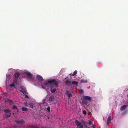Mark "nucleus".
Instances as JSON below:
<instances>
[{
	"mask_svg": "<svg viewBox=\"0 0 128 128\" xmlns=\"http://www.w3.org/2000/svg\"><path fill=\"white\" fill-rule=\"evenodd\" d=\"M43 84L45 86L50 87V91L52 93H54L56 90V88L58 86V82L55 79L46 81Z\"/></svg>",
	"mask_w": 128,
	"mask_h": 128,
	"instance_id": "obj_1",
	"label": "nucleus"
},
{
	"mask_svg": "<svg viewBox=\"0 0 128 128\" xmlns=\"http://www.w3.org/2000/svg\"><path fill=\"white\" fill-rule=\"evenodd\" d=\"M82 103L84 106L86 105L88 102V101H90L92 100V98L90 96H84L82 98Z\"/></svg>",
	"mask_w": 128,
	"mask_h": 128,
	"instance_id": "obj_2",
	"label": "nucleus"
},
{
	"mask_svg": "<svg viewBox=\"0 0 128 128\" xmlns=\"http://www.w3.org/2000/svg\"><path fill=\"white\" fill-rule=\"evenodd\" d=\"M15 122L17 124H24L25 123L24 121L23 120H19L18 119L15 120Z\"/></svg>",
	"mask_w": 128,
	"mask_h": 128,
	"instance_id": "obj_3",
	"label": "nucleus"
},
{
	"mask_svg": "<svg viewBox=\"0 0 128 128\" xmlns=\"http://www.w3.org/2000/svg\"><path fill=\"white\" fill-rule=\"evenodd\" d=\"M26 75L27 78L30 80H32L34 79V77L33 76V74L30 72H26Z\"/></svg>",
	"mask_w": 128,
	"mask_h": 128,
	"instance_id": "obj_4",
	"label": "nucleus"
},
{
	"mask_svg": "<svg viewBox=\"0 0 128 128\" xmlns=\"http://www.w3.org/2000/svg\"><path fill=\"white\" fill-rule=\"evenodd\" d=\"M71 83V81L69 79H67L65 82V84L67 86H70Z\"/></svg>",
	"mask_w": 128,
	"mask_h": 128,
	"instance_id": "obj_5",
	"label": "nucleus"
},
{
	"mask_svg": "<svg viewBox=\"0 0 128 128\" xmlns=\"http://www.w3.org/2000/svg\"><path fill=\"white\" fill-rule=\"evenodd\" d=\"M54 96L53 95H52L49 98L48 101L50 102H51L52 101H54Z\"/></svg>",
	"mask_w": 128,
	"mask_h": 128,
	"instance_id": "obj_6",
	"label": "nucleus"
},
{
	"mask_svg": "<svg viewBox=\"0 0 128 128\" xmlns=\"http://www.w3.org/2000/svg\"><path fill=\"white\" fill-rule=\"evenodd\" d=\"M66 93L67 94L68 98H70L72 96V94L70 93L69 91L68 90H66Z\"/></svg>",
	"mask_w": 128,
	"mask_h": 128,
	"instance_id": "obj_7",
	"label": "nucleus"
},
{
	"mask_svg": "<svg viewBox=\"0 0 128 128\" xmlns=\"http://www.w3.org/2000/svg\"><path fill=\"white\" fill-rule=\"evenodd\" d=\"M37 79L40 81H42L43 80V78L42 76L40 75H38L36 76Z\"/></svg>",
	"mask_w": 128,
	"mask_h": 128,
	"instance_id": "obj_8",
	"label": "nucleus"
},
{
	"mask_svg": "<svg viewBox=\"0 0 128 128\" xmlns=\"http://www.w3.org/2000/svg\"><path fill=\"white\" fill-rule=\"evenodd\" d=\"M20 75V73L18 72H16L14 74V76L15 78H18Z\"/></svg>",
	"mask_w": 128,
	"mask_h": 128,
	"instance_id": "obj_9",
	"label": "nucleus"
},
{
	"mask_svg": "<svg viewBox=\"0 0 128 128\" xmlns=\"http://www.w3.org/2000/svg\"><path fill=\"white\" fill-rule=\"evenodd\" d=\"M75 123L77 126H79L81 124V123L77 120L75 121Z\"/></svg>",
	"mask_w": 128,
	"mask_h": 128,
	"instance_id": "obj_10",
	"label": "nucleus"
},
{
	"mask_svg": "<svg viewBox=\"0 0 128 128\" xmlns=\"http://www.w3.org/2000/svg\"><path fill=\"white\" fill-rule=\"evenodd\" d=\"M6 101L7 103H10L11 104H13V101L9 99H7L6 100Z\"/></svg>",
	"mask_w": 128,
	"mask_h": 128,
	"instance_id": "obj_11",
	"label": "nucleus"
},
{
	"mask_svg": "<svg viewBox=\"0 0 128 128\" xmlns=\"http://www.w3.org/2000/svg\"><path fill=\"white\" fill-rule=\"evenodd\" d=\"M127 106H128L126 105H124L122 106L120 108V110H125L126 109V107Z\"/></svg>",
	"mask_w": 128,
	"mask_h": 128,
	"instance_id": "obj_12",
	"label": "nucleus"
},
{
	"mask_svg": "<svg viewBox=\"0 0 128 128\" xmlns=\"http://www.w3.org/2000/svg\"><path fill=\"white\" fill-rule=\"evenodd\" d=\"M11 113L10 112L7 113L5 115V116L6 118H9L10 116Z\"/></svg>",
	"mask_w": 128,
	"mask_h": 128,
	"instance_id": "obj_13",
	"label": "nucleus"
},
{
	"mask_svg": "<svg viewBox=\"0 0 128 128\" xmlns=\"http://www.w3.org/2000/svg\"><path fill=\"white\" fill-rule=\"evenodd\" d=\"M111 119V117L110 116H109L107 120V122L108 123H110V122Z\"/></svg>",
	"mask_w": 128,
	"mask_h": 128,
	"instance_id": "obj_14",
	"label": "nucleus"
},
{
	"mask_svg": "<svg viewBox=\"0 0 128 128\" xmlns=\"http://www.w3.org/2000/svg\"><path fill=\"white\" fill-rule=\"evenodd\" d=\"M77 73V70H75L74 72L72 74V73H71L70 74H69V75H71V76H74L75 75H76Z\"/></svg>",
	"mask_w": 128,
	"mask_h": 128,
	"instance_id": "obj_15",
	"label": "nucleus"
},
{
	"mask_svg": "<svg viewBox=\"0 0 128 128\" xmlns=\"http://www.w3.org/2000/svg\"><path fill=\"white\" fill-rule=\"evenodd\" d=\"M4 111L6 113H8L11 112V111L8 109H6L4 110Z\"/></svg>",
	"mask_w": 128,
	"mask_h": 128,
	"instance_id": "obj_16",
	"label": "nucleus"
},
{
	"mask_svg": "<svg viewBox=\"0 0 128 128\" xmlns=\"http://www.w3.org/2000/svg\"><path fill=\"white\" fill-rule=\"evenodd\" d=\"M22 88L23 90H24V92L26 94H28V92H27V90H26L25 88L23 87Z\"/></svg>",
	"mask_w": 128,
	"mask_h": 128,
	"instance_id": "obj_17",
	"label": "nucleus"
},
{
	"mask_svg": "<svg viewBox=\"0 0 128 128\" xmlns=\"http://www.w3.org/2000/svg\"><path fill=\"white\" fill-rule=\"evenodd\" d=\"M22 110L23 111H28V110L26 108L23 107L22 108Z\"/></svg>",
	"mask_w": 128,
	"mask_h": 128,
	"instance_id": "obj_18",
	"label": "nucleus"
},
{
	"mask_svg": "<svg viewBox=\"0 0 128 128\" xmlns=\"http://www.w3.org/2000/svg\"><path fill=\"white\" fill-rule=\"evenodd\" d=\"M80 82H82L86 83L88 81L86 80L82 79L81 80Z\"/></svg>",
	"mask_w": 128,
	"mask_h": 128,
	"instance_id": "obj_19",
	"label": "nucleus"
},
{
	"mask_svg": "<svg viewBox=\"0 0 128 128\" xmlns=\"http://www.w3.org/2000/svg\"><path fill=\"white\" fill-rule=\"evenodd\" d=\"M72 84H74L76 85L78 84V82L76 81H74L72 82Z\"/></svg>",
	"mask_w": 128,
	"mask_h": 128,
	"instance_id": "obj_20",
	"label": "nucleus"
},
{
	"mask_svg": "<svg viewBox=\"0 0 128 128\" xmlns=\"http://www.w3.org/2000/svg\"><path fill=\"white\" fill-rule=\"evenodd\" d=\"M17 78H14L13 80V82L16 84H17L18 83V81L17 80Z\"/></svg>",
	"mask_w": 128,
	"mask_h": 128,
	"instance_id": "obj_21",
	"label": "nucleus"
},
{
	"mask_svg": "<svg viewBox=\"0 0 128 128\" xmlns=\"http://www.w3.org/2000/svg\"><path fill=\"white\" fill-rule=\"evenodd\" d=\"M29 105L31 108H32L34 106V104L33 103H30L29 104Z\"/></svg>",
	"mask_w": 128,
	"mask_h": 128,
	"instance_id": "obj_22",
	"label": "nucleus"
},
{
	"mask_svg": "<svg viewBox=\"0 0 128 128\" xmlns=\"http://www.w3.org/2000/svg\"><path fill=\"white\" fill-rule=\"evenodd\" d=\"M10 86L12 88L14 87V88L15 87V86L14 85V84H10Z\"/></svg>",
	"mask_w": 128,
	"mask_h": 128,
	"instance_id": "obj_23",
	"label": "nucleus"
},
{
	"mask_svg": "<svg viewBox=\"0 0 128 128\" xmlns=\"http://www.w3.org/2000/svg\"><path fill=\"white\" fill-rule=\"evenodd\" d=\"M12 108L14 110H15L16 109L17 110H18L17 107H16V106H13Z\"/></svg>",
	"mask_w": 128,
	"mask_h": 128,
	"instance_id": "obj_24",
	"label": "nucleus"
},
{
	"mask_svg": "<svg viewBox=\"0 0 128 128\" xmlns=\"http://www.w3.org/2000/svg\"><path fill=\"white\" fill-rule=\"evenodd\" d=\"M42 114L41 115H40V117H44L45 116H46V115H45V114H44L43 113H42Z\"/></svg>",
	"mask_w": 128,
	"mask_h": 128,
	"instance_id": "obj_25",
	"label": "nucleus"
},
{
	"mask_svg": "<svg viewBox=\"0 0 128 128\" xmlns=\"http://www.w3.org/2000/svg\"><path fill=\"white\" fill-rule=\"evenodd\" d=\"M79 92L80 93H82L84 92V90L82 89H81L80 90Z\"/></svg>",
	"mask_w": 128,
	"mask_h": 128,
	"instance_id": "obj_26",
	"label": "nucleus"
},
{
	"mask_svg": "<svg viewBox=\"0 0 128 128\" xmlns=\"http://www.w3.org/2000/svg\"><path fill=\"white\" fill-rule=\"evenodd\" d=\"M28 127L29 128H34V126L33 125H32V126H28Z\"/></svg>",
	"mask_w": 128,
	"mask_h": 128,
	"instance_id": "obj_27",
	"label": "nucleus"
},
{
	"mask_svg": "<svg viewBox=\"0 0 128 128\" xmlns=\"http://www.w3.org/2000/svg\"><path fill=\"white\" fill-rule=\"evenodd\" d=\"M47 110L48 112H50V106H48L47 108Z\"/></svg>",
	"mask_w": 128,
	"mask_h": 128,
	"instance_id": "obj_28",
	"label": "nucleus"
},
{
	"mask_svg": "<svg viewBox=\"0 0 128 128\" xmlns=\"http://www.w3.org/2000/svg\"><path fill=\"white\" fill-rule=\"evenodd\" d=\"M82 113L84 115L86 114V112L85 110H84L83 111Z\"/></svg>",
	"mask_w": 128,
	"mask_h": 128,
	"instance_id": "obj_29",
	"label": "nucleus"
},
{
	"mask_svg": "<svg viewBox=\"0 0 128 128\" xmlns=\"http://www.w3.org/2000/svg\"><path fill=\"white\" fill-rule=\"evenodd\" d=\"M77 128H83V126L82 125L80 126L77 127Z\"/></svg>",
	"mask_w": 128,
	"mask_h": 128,
	"instance_id": "obj_30",
	"label": "nucleus"
},
{
	"mask_svg": "<svg viewBox=\"0 0 128 128\" xmlns=\"http://www.w3.org/2000/svg\"><path fill=\"white\" fill-rule=\"evenodd\" d=\"M92 122L90 120L89 121V122H88V124L89 125H90V124H92Z\"/></svg>",
	"mask_w": 128,
	"mask_h": 128,
	"instance_id": "obj_31",
	"label": "nucleus"
},
{
	"mask_svg": "<svg viewBox=\"0 0 128 128\" xmlns=\"http://www.w3.org/2000/svg\"><path fill=\"white\" fill-rule=\"evenodd\" d=\"M93 128H96L95 127V126L93 124L92 125V126Z\"/></svg>",
	"mask_w": 128,
	"mask_h": 128,
	"instance_id": "obj_32",
	"label": "nucleus"
},
{
	"mask_svg": "<svg viewBox=\"0 0 128 128\" xmlns=\"http://www.w3.org/2000/svg\"><path fill=\"white\" fill-rule=\"evenodd\" d=\"M34 128H39L38 127V126H34Z\"/></svg>",
	"mask_w": 128,
	"mask_h": 128,
	"instance_id": "obj_33",
	"label": "nucleus"
},
{
	"mask_svg": "<svg viewBox=\"0 0 128 128\" xmlns=\"http://www.w3.org/2000/svg\"><path fill=\"white\" fill-rule=\"evenodd\" d=\"M25 98H29V97L27 95H25Z\"/></svg>",
	"mask_w": 128,
	"mask_h": 128,
	"instance_id": "obj_34",
	"label": "nucleus"
},
{
	"mask_svg": "<svg viewBox=\"0 0 128 128\" xmlns=\"http://www.w3.org/2000/svg\"><path fill=\"white\" fill-rule=\"evenodd\" d=\"M41 86H42V88H44V89H45V87L43 85H41Z\"/></svg>",
	"mask_w": 128,
	"mask_h": 128,
	"instance_id": "obj_35",
	"label": "nucleus"
},
{
	"mask_svg": "<svg viewBox=\"0 0 128 128\" xmlns=\"http://www.w3.org/2000/svg\"><path fill=\"white\" fill-rule=\"evenodd\" d=\"M20 91L21 92H22V93L23 94H24V91H23L22 90H20Z\"/></svg>",
	"mask_w": 128,
	"mask_h": 128,
	"instance_id": "obj_36",
	"label": "nucleus"
},
{
	"mask_svg": "<svg viewBox=\"0 0 128 128\" xmlns=\"http://www.w3.org/2000/svg\"><path fill=\"white\" fill-rule=\"evenodd\" d=\"M91 114V112H88V115H90Z\"/></svg>",
	"mask_w": 128,
	"mask_h": 128,
	"instance_id": "obj_37",
	"label": "nucleus"
},
{
	"mask_svg": "<svg viewBox=\"0 0 128 128\" xmlns=\"http://www.w3.org/2000/svg\"><path fill=\"white\" fill-rule=\"evenodd\" d=\"M84 126H86V128H90V127H88L87 126H86V125H84Z\"/></svg>",
	"mask_w": 128,
	"mask_h": 128,
	"instance_id": "obj_38",
	"label": "nucleus"
},
{
	"mask_svg": "<svg viewBox=\"0 0 128 128\" xmlns=\"http://www.w3.org/2000/svg\"><path fill=\"white\" fill-rule=\"evenodd\" d=\"M27 106V105H26V106Z\"/></svg>",
	"mask_w": 128,
	"mask_h": 128,
	"instance_id": "obj_39",
	"label": "nucleus"
}]
</instances>
